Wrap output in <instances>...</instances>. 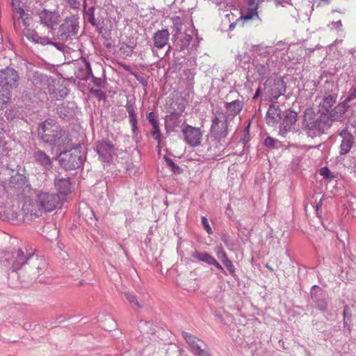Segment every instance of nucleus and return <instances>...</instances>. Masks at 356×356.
I'll return each mask as SVG.
<instances>
[{
    "label": "nucleus",
    "mask_w": 356,
    "mask_h": 356,
    "mask_svg": "<svg viewBox=\"0 0 356 356\" xmlns=\"http://www.w3.org/2000/svg\"><path fill=\"white\" fill-rule=\"evenodd\" d=\"M350 106L344 101L331 109L328 114L324 113L321 117H316L312 108H307L304 111L302 129L309 137L320 136L330 129L333 122L340 121Z\"/></svg>",
    "instance_id": "nucleus-1"
},
{
    "label": "nucleus",
    "mask_w": 356,
    "mask_h": 356,
    "mask_svg": "<svg viewBox=\"0 0 356 356\" xmlns=\"http://www.w3.org/2000/svg\"><path fill=\"white\" fill-rule=\"evenodd\" d=\"M37 136L43 143L56 147L57 150L69 147L72 142L70 132L52 118L38 124Z\"/></svg>",
    "instance_id": "nucleus-2"
},
{
    "label": "nucleus",
    "mask_w": 356,
    "mask_h": 356,
    "mask_svg": "<svg viewBox=\"0 0 356 356\" xmlns=\"http://www.w3.org/2000/svg\"><path fill=\"white\" fill-rule=\"evenodd\" d=\"M56 160L60 168L65 170H77L83 167L86 160V154L81 151L80 144L73 145L59 150Z\"/></svg>",
    "instance_id": "nucleus-3"
},
{
    "label": "nucleus",
    "mask_w": 356,
    "mask_h": 356,
    "mask_svg": "<svg viewBox=\"0 0 356 356\" xmlns=\"http://www.w3.org/2000/svg\"><path fill=\"white\" fill-rule=\"evenodd\" d=\"M19 76L14 68L7 67L0 70V110L6 108L11 99V92L18 87Z\"/></svg>",
    "instance_id": "nucleus-4"
},
{
    "label": "nucleus",
    "mask_w": 356,
    "mask_h": 356,
    "mask_svg": "<svg viewBox=\"0 0 356 356\" xmlns=\"http://www.w3.org/2000/svg\"><path fill=\"white\" fill-rule=\"evenodd\" d=\"M26 266L19 273V278L22 282H30L36 280L46 268V263L42 257L35 254L34 250L30 248L28 254Z\"/></svg>",
    "instance_id": "nucleus-5"
},
{
    "label": "nucleus",
    "mask_w": 356,
    "mask_h": 356,
    "mask_svg": "<svg viewBox=\"0 0 356 356\" xmlns=\"http://www.w3.org/2000/svg\"><path fill=\"white\" fill-rule=\"evenodd\" d=\"M30 253V249L26 247L20 248L12 252L4 254L3 259L1 260V265L13 272L22 270L24 268L28 260V254Z\"/></svg>",
    "instance_id": "nucleus-6"
},
{
    "label": "nucleus",
    "mask_w": 356,
    "mask_h": 356,
    "mask_svg": "<svg viewBox=\"0 0 356 356\" xmlns=\"http://www.w3.org/2000/svg\"><path fill=\"white\" fill-rule=\"evenodd\" d=\"M309 296L314 304L315 307L323 314L324 317L327 321H333L334 315L329 311V298L327 294L318 285L312 286L309 292Z\"/></svg>",
    "instance_id": "nucleus-7"
},
{
    "label": "nucleus",
    "mask_w": 356,
    "mask_h": 356,
    "mask_svg": "<svg viewBox=\"0 0 356 356\" xmlns=\"http://www.w3.org/2000/svg\"><path fill=\"white\" fill-rule=\"evenodd\" d=\"M79 17L78 15L72 14L67 16L59 26L56 38L66 42L78 34L79 30Z\"/></svg>",
    "instance_id": "nucleus-8"
},
{
    "label": "nucleus",
    "mask_w": 356,
    "mask_h": 356,
    "mask_svg": "<svg viewBox=\"0 0 356 356\" xmlns=\"http://www.w3.org/2000/svg\"><path fill=\"white\" fill-rule=\"evenodd\" d=\"M211 122V136L218 141L226 138L228 134V118L226 114L221 109L216 111Z\"/></svg>",
    "instance_id": "nucleus-9"
},
{
    "label": "nucleus",
    "mask_w": 356,
    "mask_h": 356,
    "mask_svg": "<svg viewBox=\"0 0 356 356\" xmlns=\"http://www.w3.org/2000/svg\"><path fill=\"white\" fill-rule=\"evenodd\" d=\"M10 185L13 188L17 197L20 198H29L33 194V189L29 178L23 174L17 172L12 175Z\"/></svg>",
    "instance_id": "nucleus-10"
},
{
    "label": "nucleus",
    "mask_w": 356,
    "mask_h": 356,
    "mask_svg": "<svg viewBox=\"0 0 356 356\" xmlns=\"http://www.w3.org/2000/svg\"><path fill=\"white\" fill-rule=\"evenodd\" d=\"M36 203L38 207L44 211L50 212L61 203L62 197L56 193L40 191L36 194Z\"/></svg>",
    "instance_id": "nucleus-11"
},
{
    "label": "nucleus",
    "mask_w": 356,
    "mask_h": 356,
    "mask_svg": "<svg viewBox=\"0 0 356 356\" xmlns=\"http://www.w3.org/2000/svg\"><path fill=\"white\" fill-rule=\"evenodd\" d=\"M94 149L102 162L111 163L115 155L116 148L109 139L104 138L95 142Z\"/></svg>",
    "instance_id": "nucleus-12"
},
{
    "label": "nucleus",
    "mask_w": 356,
    "mask_h": 356,
    "mask_svg": "<svg viewBox=\"0 0 356 356\" xmlns=\"http://www.w3.org/2000/svg\"><path fill=\"white\" fill-rule=\"evenodd\" d=\"M266 94L271 99H277L286 92V83L282 77L268 79L264 85Z\"/></svg>",
    "instance_id": "nucleus-13"
},
{
    "label": "nucleus",
    "mask_w": 356,
    "mask_h": 356,
    "mask_svg": "<svg viewBox=\"0 0 356 356\" xmlns=\"http://www.w3.org/2000/svg\"><path fill=\"white\" fill-rule=\"evenodd\" d=\"M95 8L94 6L87 8L86 3L84 1L83 3V16L85 22L90 24L91 26L95 27L96 31L98 33L101 34L104 30V20L103 17L99 16L95 17Z\"/></svg>",
    "instance_id": "nucleus-14"
},
{
    "label": "nucleus",
    "mask_w": 356,
    "mask_h": 356,
    "mask_svg": "<svg viewBox=\"0 0 356 356\" xmlns=\"http://www.w3.org/2000/svg\"><path fill=\"white\" fill-rule=\"evenodd\" d=\"M181 131L184 136V140L190 146L197 147L200 145L202 132L200 128L184 123Z\"/></svg>",
    "instance_id": "nucleus-15"
},
{
    "label": "nucleus",
    "mask_w": 356,
    "mask_h": 356,
    "mask_svg": "<svg viewBox=\"0 0 356 356\" xmlns=\"http://www.w3.org/2000/svg\"><path fill=\"white\" fill-rule=\"evenodd\" d=\"M298 120V113L287 109L282 115V121L279 127V134L285 137L286 134L291 131L293 126L295 125Z\"/></svg>",
    "instance_id": "nucleus-16"
},
{
    "label": "nucleus",
    "mask_w": 356,
    "mask_h": 356,
    "mask_svg": "<svg viewBox=\"0 0 356 356\" xmlns=\"http://www.w3.org/2000/svg\"><path fill=\"white\" fill-rule=\"evenodd\" d=\"M275 66L276 61L270 56H268L262 63H257L254 65V73L257 76V79L264 80L275 69Z\"/></svg>",
    "instance_id": "nucleus-17"
},
{
    "label": "nucleus",
    "mask_w": 356,
    "mask_h": 356,
    "mask_svg": "<svg viewBox=\"0 0 356 356\" xmlns=\"http://www.w3.org/2000/svg\"><path fill=\"white\" fill-rule=\"evenodd\" d=\"M78 107L74 102H67L58 105L56 113L64 120L73 119L77 113Z\"/></svg>",
    "instance_id": "nucleus-18"
},
{
    "label": "nucleus",
    "mask_w": 356,
    "mask_h": 356,
    "mask_svg": "<svg viewBox=\"0 0 356 356\" xmlns=\"http://www.w3.org/2000/svg\"><path fill=\"white\" fill-rule=\"evenodd\" d=\"M59 17L57 11H49L47 9H43L39 13L40 23L47 26L50 31L54 30V26L58 24Z\"/></svg>",
    "instance_id": "nucleus-19"
},
{
    "label": "nucleus",
    "mask_w": 356,
    "mask_h": 356,
    "mask_svg": "<svg viewBox=\"0 0 356 356\" xmlns=\"http://www.w3.org/2000/svg\"><path fill=\"white\" fill-rule=\"evenodd\" d=\"M339 135L342 138V140L340 145L339 154L346 155L347 154L353 147L355 143V138L351 132L348 130V127L342 129Z\"/></svg>",
    "instance_id": "nucleus-20"
},
{
    "label": "nucleus",
    "mask_w": 356,
    "mask_h": 356,
    "mask_svg": "<svg viewBox=\"0 0 356 356\" xmlns=\"http://www.w3.org/2000/svg\"><path fill=\"white\" fill-rule=\"evenodd\" d=\"M337 99V94L331 92L326 94L323 97L321 102L318 106V112L316 117H321L323 114L328 113L331 111L332 106L336 103Z\"/></svg>",
    "instance_id": "nucleus-21"
},
{
    "label": "nucleus",
    "mask_w": 356,
    "mask_h": 356,
    "mask_svg": "<svg viewBox=\"0 0 356 356\" xmlns=\"http://www.w3.org/2000/svg\"><path fill=\"white\" fill-rule=\"evenodd\" d=\"M191 256L199 261H202L208 265L215 266L217 269L227 275L222 265L210 253L195 250L191 253Z\"/></svg>",
    "instance_id": "nucleus-22"
},
{
    "label": "nucleus",
    "mask_w": 356,
    "mask_h": 356,
    "mask_svg": "<svg viewBox=\"0 0 356 356\" xmlns=\"http://www.w3.org/2000/svg\"><path fill=\"white\" fill-rule=\"evenodd\" d=\"M147 120L152 126L150 134L157 142V147H160L161 143V132L159 127V115L155 112H149L147 115Z\"/></svg>",
    "instance_id": "nucleus-23"
},
{
    "label": "nucleus",
    "mask_w": 356,
    "mask_h": 356,
    "mask_svg": "<svg viewBox=\"0 0 356 356\" xmlns=\"http://www.w3.org/2000/svg\"><path fill=\"white\" fill-rule=\"evenodd\" d=\"M282 118V111L279 105L271 104L266 115V122L269 126L278 124Z\"/></svg>",
    "instance_id": "nucleus-24"
},
{
    "label": "nucleus",
    "mask_w": 356,
    "mask_h": 356,
    "mask_svg": "<svg viewBox=\"0 0 356 356\" xmlns=\"http://www.w3.org/2000/svg\"><path fill=\"white\" fill-rule=\"evenodd\" d=\"M54 186L58 194L62 197V200H65L66 196L72 192V182L70 177L58 178L54 181Z\"/></svg>",
    "instance_id": "nucleus-25"
},
{
    "label": "nucleus",
    "mask_w": 356,
    "mask_h": 356,
    "mask_svg": "<svg viewBox=\"0 0 356 356\" xmlns=\"http://www.w3.org/2000/svg\"><path fill=\"white\" fill-rule=\"evenodd\" d=\"M48 88L50 97L56 100L65 98L70 92V90L60 81L54 83L53 85H49Z\"/></svg>",
    "instance_id": "nucleus-26"
},
{
    "label": "nucleus",
    "mask_w": 356,
    "mask_h": 356,
    "mask_svg": "<svg viewBox=\"0 0 356 356\" xmlns=\"http://www.w3.org/2000/svg\"><path fill=\"white\" fill-rule=\"evenodd\" d=\"M125 107L129 114L132 133L134 136H137L139 134V130L138 127V118L136 112L135 102L132 100H127Z\"/></svg>",
    "instance_id": "nucleus-27"
},
{
    "label": "nucleus",
    "mask_w": 356,
    "mask_h": 356,
    "mask_svg": "<svg viewBox=\"0 0 356 356\" xmlns=\"http://www.w3.org/2000/svg\"><path fill=\"white\" fill-rule=\"evenodd\" d=\"M182 115H179L175 111H170V114L166 115L165 122V129L167 133L174 131L176 127H178L181 122V117Z\"/></svg>",
    "instance_id": "nucleus-28"
},
{
    "label": "nucleus",
    "mask_w": 356,
    "mask_h": 356,
    "mask_svg": "<svg viewBox=\"0 0 356 356\" xmlns=\"http://www.w3.org/2000/svg\"><path fill=\"white\" fill-rule=\"evenodd\" d=\"M169 36V31L166 29L157 31L153 36L154 45L158 49L163 48L168 44Z\"/></svg>",
    "instance_id": "nucleus-29"
},
{
    "label": "nucleus",
    "mask_w": 356,
    "mask_h": 356,
    "mask_svg": "<svg viewBox=\"0 0 356 356\" xmlns=\"http://www.w3.org/2000/svg\"><path fill=\"white\" fill-rule=\"evenodd\" d=\"M24 35L29 40L34 43L40 44L44 45V42H49L47 37H41L38 35L37 32L31 26H26L23 29Z\"/></svg>",
    "instance_id": "nucleus-30"
},
{
    "label": "nucleus",
    "mask_w": 356,
    "mask_h": 356,
    "mask_svg": "<svg viewBox=\"0 0 356 356\" xmlns=\"http://www.w3.org/2000/svg\"><path fill=\"white\" fill-rule=\"evenodd\" d=\"M33 159L37 164L42 167L49 168L52 165V161L49 156L40 149L33 152Z\"/></svg>",
    "instance_id": "nucleus-31"
},
{
    "label": "nucleus",
    "mask_w": 356,
    "mask_h": 356,
    "mask_svg": "<svg viewBox=\"0 0 356 356\" xmlns=\"http://www.w3.org/2000/svg\"><path fill=\"white\" fill-rule=\"evenodd\" d=\"M81 60L82 63H85V69L79 67L77 72L75 73V75L78 79L81 80L87 81L89 78H90L91 76H92L90 63L89 60L84 57H81Z\"/></svg>",
    "instance_id": "nucleus-32"
},
{
    "label": "nucleus",
    "mask_w": 356,
    "mask_h": 356,
    "mask_svg": "<svg viewBox=\"0 0 356 356\" xmlns=\"http://www.w3.org/2000/svg\"><path fill=\"white\" fill-rule=\"evenodd\" d=\"M33 202L30 200L24 202L21 211H19V213H22L23 215L24 220H31L32 219L38 217L36 210L34 209L33 211Z\"/></svg>",
    "instance_id": "nucleus-33"
},
{
    "label": "nucleus",
    "mask_w": 356,
    "mask_h": 356,
    "mask_svg": "<svg viewBox=\"0 0 356 356\" xmlns=\"http://www.w3.org/2000/svg\"><path fill=\"white\" fill-rule=\"evenodd\" d=\"M19 216V210L15 207L6 208L0 211V218L3 220H17L18 219Z\"/></svg>",
    "instance_id": "nucleus-34"
},
{
    "label": "nucleus",
    "mask_w": 356,
    "mask_h": 356,
    "mask_svg": "<svg viewBox=\"0 0 356 356\" xmlns=\"http://www.w3.org/2000/svg\"><path fill=\"white\" fill-rule=\"evenodd\" d=\"M244 106V102L239 99L234 100L231 102H225L224 107L229 111L234 117L240 113Z\"/></svg>",
    "instance_id": "nucleus-35"
},
{
    "label": "nucleus",
    "mask_w": 356,
    "mask_h": 356,
    "mask_svg": "<svg viewBox=\"0 0 356 356\" xmlns=\"http://www.w3.org/2000/svg\"><path fill=\"white\" fill-rule=\"evenodd\" d=\"M125 70L127 71L130 74L133 75L137 81H138L142 86L145 88L148 85V76L147 74L143 72H137L131 69L130 67L126 66Z\"/></svg>",
    "instance_id": "nucleus-36"
},
{
    "label": "nucleus",
    "mask_w": 356,
    "mask_h": 356,
    "mask_svg": "<svg viewBox=\"0 0 356 356\" xmlns=\"http://www.w3.org/2000/svg\"><path fill=\"white\" fill-rule=\"evenodd\" d=\"M169 108L170 111H175L179 115H182L186 109L185 101L183 99L178 98L170 104Z\"/></svg>",
    "instance_id": "nucleus-37"
},
{
    "label": "nucleus",
    "mask_w": 356,
    "mask_h": 356,
    "mask_svg": "<svg viewBox=\"0 0 356 356\" xmlns=\"http://www.w3.org/2000/svg\"><path fill=\"white\" fill-rule=\"evenodd\" d=\"M124 298L128 301L133 309H140L143 308V305L138 300V297L132 292H125Z\"/></svg>",
    "instance_id": "nucleus-38"
},
{
    "label": "nucleus",
    "mask_w": 356,
    "mask_h": 356,
    "mask_svg": "<svg viewBox=\"0 0 356 356\" xmlns=\"http://www.w3.org/2000/svg\"><path fill=\"white\" fill-rule=\"evenodd\" d=\"M182 337L184 338V339L186 340L187 343L190 346H191V348L195 351V353H197V347H201L198 344V342L202 343V341L201 340H200L199 339H197L195 336H194L186 331L182 332Z\"/></svg>",
    "instance_id": "nucleus-39"
},
{
    "label": "nucleus",
    "mask_w": 356,
    "mask_h": 356,
    "mask_svg": "<svg viewBox=\"0 0 356 356\" xmlns=\"http://www.w3.org/2000/svg\"><path fill=\"white\" fill-rule=\"evenodd\" d=\"M102 327L106 331L111 332L117 327L116 321L111 315H106L102 321Z\"/></svg>",
    "instance_id": "nucleus-40"
},
{
    "label": "nucleus",
    "mask_w": 356,
    "mask_h": 356,
    "mask_svg": "<svg viewBox=\"0 0 356 356\" xmlns=\"http://www.w3.org/2000/svg\"><path fill=\"white\" fill-rule=\"evenodd\" d=\"M183 24L179 17H177L173 21V26H172V40L175 41L178 38V35L181 33Z\"/></svg>",
    "instance_id": "nucleus-41"
},
{
    "label": "nucleus",
    "mask_w": 356,
    "mask_h": 356,
    "mask_svg": "<svg viewBox=\"0 0 356 356\" xmlns=\"http://www.w3.org/2000/svg\"><path fill=\"white\" fill-rule=\"evenodd\" d=\"M135 47L136 44L134 42H130L129 44L123 42L119 49V51L120 54L124 56H131L134 52Z\"/></svg>",
    "instance_id": "nucleus-42"
},
{
    "label": "nucleus",
    "mask_w": 356,
    "mask_h": 356,
    "mask_svg": "<svg viewBox=\"0 0 356 356\" xmlns=\"http://www.w3.org/2000/svg\"><path fill=\"white\" fill-rule=\"evenodd\" d=\"M258 8L259 7L256 5L253 8H248V12L245 15H243L241 13V15L240 16V21L243 20V21L248 22V21L254 18V17H257V18H259L258 12H257Z\"/></svg>",
    "instance_id": "nucleus-43"
},
{
    "label": "nucleus",
    "mask_w": 356,
    "mask_h": 356,
    "mask_svg": "<svg viewBox=\"0 0 356 356\" xmlns=\"http://www.w3.org/2000/svg\"><path fill=\"white\" fill-rule=\"evenodd\" d=\"M46 78L47 76H43L42 74L35 72L31 81L33 86L40 88L45 83Z\"/></svg>",
    "instance_id": "nucleus-44"
},
{
    "label": "nucleus",
    "mask_w": 356,
    "mask_h": 356,
    "mask_svg": "<svg viewBox=\"0 0 356 356\" xmlns=\"http://www.w3.org/2000/svg\"><path fill=\"white\" fill-rule=\"evenodd\" d=\"M165 161L166 163V165L170 168L171 171L173 172L175 175H180L183 173L184 170L182 168H181L179 165L175 164L173 161L168 157L167 156H164Z\"/></svg>",
    "instance_id": "nucleus-45"
},
{
    "label": "nucleus",
    "mask_w": 356,
    "mask_h": 356,
    "mask_svg": "<svg viewBox=\"0 0 356 356\" xmlns=\"http://www.w3.org/2000/svg\"><path fill=\"white\" fill-rule=\"evenodd\" d=\"M18 113V109L15 106H12L5 111L4 117L8 120L11 121L17 118Z\"/></svg>",
    "instance_id": "nucleus-46"
},
{
    "label": "nucleus",
    "mask_w": 356,
    "mask_h": 356,
    "mask_svg": "<svg viewBox=\"0 0 356 356\" xmlns=\"http://www.w3.org/2000/svg\"><path fill=\"white\" fill-rule=\"evenodd\" d=\"M279 143L280 142L278 140L268 136L264 139L263 145L264 147L270 149H278L279 147L277 145V144Z\"/></svg>",
    "instance_id": "nucleus-47"
},
{
    "label": "nucleus",
    "mask_w": 356,
    "mask_h": 356,
    "mask_svg": "<svg viewBox=\"0 0 356 356\" xmlns=\"http://www.w3.org/2000/svg\"><path fill=\"white\" fill-rule=\"evenodd\" d=\"M19 15L18 19H22V24L24 26H31L33 22V17L26 13L24 12V9L22 12L17 13Z\"/></svg>",
    "instance_id": "nucleus-48"
},
{
    "label": "nucleus",
    "mask_w": 356,
    "mask_h": 356,
    "mask_svg": "<svg viewBox=\"0 0 356 356\" xmlns=\"http://www.w3.org/2000/svg\"><path fill=\"white\" fill-rule=\"evenodd\" d=\"M343 327H346L348 326V324L350 322L351 317H352V311L348 305H345L343 307Z\"/></svg>",
    "instance_id": "nucleus-49"
},
{
    "label": "nucleus",
    "mask_w": 356,
    "mask_h": 356,
    "mask_svg": "<svg viewBox=\"0 0 356 356\" xmlns=\"http://www.w3.org/2000/svg\"><path fill=\"white\" fill-rule=\"evenodd\" d=\"M319 174L326 180H332L335 178V176L327 166L321 168L320 169Z\"/></svg>",
    "instance_id": "nucleus-50"
},
{
    "label": "nucleus",
    "mask_w": 356,
    "mask_h": 356,
    "mask_svg": "<svg viewBox=\"0 0 356 356\" xmlns=\"http://www.w3.org/2000/svg\"><path fill=\"white\" fill-rule=\"evenodd\" d=\"M225 268L227 269L230 275L234 278L236 280H238V277L235 273V267L231 260L226 261V262L223 263Z\"/></svg>",
    "instance_id": "nucleus-51"
},
{
    "label": "nucleus",
    "mask_w": 356,
    "mask_h": 356,
    "mask_svg": "<svg viewBox=\"0 0 356 356\" xmlns=\"http://www.w3.org/2000/svg\"><path fill=\"white\" fill-rule=\"evenodd\" d=\"M182 66V62L180 61V59L177 57L173 56V63L171 64V65L169 67V70L172 72H176L177 71H179L181 70Z\"/></svg>",
    "instance_id": "nucleus-52"
},
{
    "label": "nucleus",
    "mask_w": 356,
    "mask_h": 356,
    "mask_svg": "<svg viewBox=\"0 0 356 356\" xmlns=\"http://www.w3.org/2000/svg\"><path fill=\"white\" fill-rule=\"evenodd\" d=\"M192 40V36L189 34L186 33L183 38L180 40L181 44L179 51L187 48Z\"/></svg>",
    "instance_id": "nucleus-53"
},
{
    "label": "nucleus",
    "mask_w": 356,
    "mask_h": 356,
    "mask_svg": "<svg viewBox=\"0 0 356 356\" xmlns=\"http://www.w3.org/2000/svg\"><path fill=\"white\" fill-rule=\"evenodd\" d=\"M90 94L94 95L98 100H104L106 98V94L104 91L100 89H95L91 88L89 90Z\"/></svg>",
    "instance_id": "nucleus-54"
},
{
    "label": "nucleus",
    "mask_w": 356,
    "mask_h": 356,
    "mask_svg": "<svg viewBox=\"0 0 356 356\" xmlns=\"http://www.w3.org/2000/svg\"><path fill=\"white\" fill-rule=\"evenodd\" d=\"M216 254L222 264L226 262V261L229 260L227 253L222 247L218 248L216 251Z\"/></svg>",
    "instance_id": "nucleus-55"
},
{
    "label": "nucleus",
    "mask_w": 356,
    "mask_h": 356,
    "mask_svg": "<svg viewBox=\"0 0 356 356\" xmlns=\"http://www.w3.org/2000/svg\"><path fill=\"white\" fill-rule=\"evenodd\" d=\"M201 223H202L203 227L204 228V229L207 231V232L209 234H213V230H212L206 216H202L201 218Z\"/></svg>",
    "instance_id": "nucleus-56"
},
{
    "label": "nucleus",
    "mask_w": 356,
    "mask_h": 356,
    "mask_svg": "<svg viewBox=\"0 0 356 356\" xmlns=\"http://www.w3.org/2000/svg\"><path fill=\"white\" fill-rule=\"evenodd\" d=\"M92 83L98 88H104L106 84V79H102L99 78H97L95 76H91Z\"/></svg>",
    "instance_id": "nucleus-57"
},
{
    "label": "nucleus",
    "mask_w": 356,
    "mask_h": 356,
    "mask_svg": "<svg viewBox=\"0 0 356 356\" xmlns=\"http://www.w3.org/2000/svg\"><path fill=\"white\" fill-rule=\"evenodd\" d=\"M7 142L5 140V138L0 136V156H3L5 154L6 151L7 150Z\"/></svg>",
    "instance_id": "nucleus-58"
},
{
    "label": "nucleus",
    "mask_w": 356,
    "mask_h": 356,
    "mask_svg": "<svg viewBox=\"0 0 356 356\" xmlns=\"http://www.w3.org/2000/svg\"><path fill=\"white\" fill-rule=\"evenodd\" d=\"M21 1L20 0H12L11 6L13 9L17 14L19 12H22V7L20 6Z\"/></svg>",
    "instance_id": "nucleus-59"
},
{
    "label": "nucleus",
    "mask_w": 356,
    "mask_h": 356,
    "mask_svg": "<svg viewBox=\"0 0 356 356\" xmlns=\"http://www.w3.org/2000/svg\"><path fill=\"white\" fill-rule=\"evenodd\" d=\"M356 98V88L355 87L351 88L349 90V95L343 100L346 103H348Z\"/></svg>",
    "instance_id": "nucleus-60"
},
{
    "label": "nucleus",
    "mask_w": 356,
    "mask_h": 356,
    "mask_svg": "<svg viewBox=\"0 0 356 356\" xmlns=\"http://www.w3.org/2000/svg\"><path fill=\"white\" fill-rule=\"evenodd\" d=\"M47 40L49 42H44V45H46V44H51L53 46H54L55 47H56L59 50H61L63 48V44L61 43V42H53L51 39H49L48 37H47Z\"/></svg>",
    "instance_id": "nucleus-61"
},
{
    "label": "nucleus",
    "mask_w": 356,
    "mask_h": 356,
    "mask_svg": "<svg viewBox=\"0 0 356 356\" xmlns=\"http://www.w3.org/2000/svg\"><path fill=\"white\" fill-rule=\"evenodd\" d=\"M197 356H212L209 350L202 349L201 347H197Z\"/></svg>",
    "instance_id": "nucleus-62"
},
{
    "label": "nucleus",
    "mask_w": 356,
    "mask_h": 356,
    "mask_svg": "<svg viewBox=\"0 0 356 356\" xmlns=\"http://www.w3.org/2000/svg\"><path fill=\"white\" fill-rule=\"evenodd\" d=\"M71 8L76 9L80 6V2L78 0H65Z\"/></svg>",
    "instance_id": "nucleus-63"
},
{
    "label": "nucleus",
    "mask_w": 356,
    "mask_h": 356,
    "mask_svg": "<svg viewBox=\"0 0 356 356\" xmlns=\"http://www.w3.org/2000/svg\"><path fill=\"white\" fill-rule=\"evenodd\" d=\"M250 134H244L243 138L241 139V141L243 143L244 146H246L250 141Z\"/></svg>",
    "instance_id": "nucleus-64"
}]
</instances>
